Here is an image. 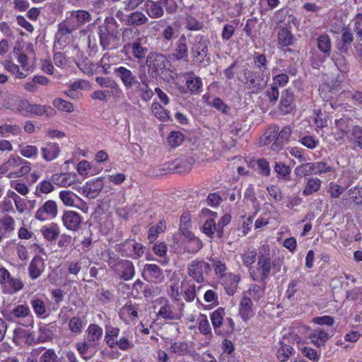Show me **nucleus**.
<instances>
[{"label": "nucleus", "mask_w": 362, "mask_h": 362, "mask_svg": "<svg viewBox=\"0 0 362 362\" xmlns=\"http://www.w3.org/2000/svg\"><path fill=\"white\" fill-rule=\"evenodd\" d=\"M294 107V94L292 90H284L281 96L280 109L284 113H289Z\"/></svg>", "instance_id": "20"}, {"label": "nucleus", "mask_w": 362, "mask_h": 362, "mask_svg": "<svg viewBox=\"0 0 362 362\" xmlns=\"http://www.w3.org/2000/svg\"><path fill=\"white\" fill-rule=\"evenodd\" d=\"M154 115L161 121H168L170 119L169 112L165 110L158 103H153L151 106Z\"/></svg>", "instance_id": "44"}, {"label": "nucleus", "mask_w": 362, "mask_h": 362, "mask_svg": "<svg viewBox=\"0 0 362 362\" xmlns=\"http://www.w3.org/2000/svg\"><path fill=\"white\" fill-rule=\"evenodd\" d=\"M141 275L145 280L156 284L161 283L165 278L163 271L155 264H146L144 267Z\"/></svg>", "instance_id": "10"}, {"label": "nucleus", "mask_w": 362, "mask_h": 362, "mask_svg": "<svg viewBox=\"0 0 362 362\" xmlns=\"http://www.w3.org/2000/svg\"><path fill=\"white\" fill-rule=\"evenodd\" d=\"M349 194L353 199L354 203L357 205L362 204V188L361 187H354L349 190Z\"/></svg>", "instance_id": "64"}, {"label": "nucleus", "mask_w": 362, "mask_h": 362, "mask_svg": "<svg viewBox=\"0 0 362 362\" xmlns=\"http://www.w3.org/2000/svg\"><path fill=\"white\" fill-rule=\"evenodd\" d=\"M194 163V160L192 157H186L177 160L176 169L177 173H187L192 169V165Z\"/></svg>", "instance_id": "40"}, {"label": "nucleus", "mask_w": 362, "mask_h": 362, "mask_svg": "<svg viewBox=\"0 0 362 362\" xmlns=\"http://www.w3.org/2000/svg\"><path fill=\"white\" fill-rule=\"evenodd\" d=\"M170 351L175 354L183 356L188 353L189 346L185 341H175L172 344Z\"/></svg>", "instance_id": "48"}, {"label": "nucleus", "mask_w": 362, "mask_h": 362, "mask_svg": "<svg viewBox=\"0 0 362 362\" xmlns=\"http://www.w3.org/2000/svg\"><path fill=\"white\" fill-rule=\"evenodd\" d=\"M84 325V320L78 316L71 317L69 322L70 330L75 334L81 333Z\"/></svg>", "instance_id": "47"}, {"label": "nucleus", "mask_w": 362, "mask_h": 362, "mask_svg": "<svg viewBox=\"0 0 362 362\" xmlns=\"http://www.w3.org/2000/svg\"><path fill=\"white\" fill-rule=\"evenodd\" d=\"M240 279V276L237 274L228 273L225 275L224 286L228 295L233 296L236 292Z\"/></svg>", "instance_id": "29"}, {"label": "nucleus", "mask_w": 362, "mask_h": 362, "mask_svg": "<svg viewBox=\"0 0 362 362\" xmlns=\"http://www.w3.org/2000/svg\"><path fill=\"white\" fill-rule=\"evenodd\" d=\"M211 269L210 264L203 259L192 260L187 266V273L197 283L205 281L204 275L207 274Z\"/></svg>", "instance_id": "7"}, {"label": "nucleus", "mask_w": 362, "mask_h": 362, "mask_svg": "<svg viewBox=\"0 0 362 362\" xmlns=\"http://www.w3.org/2000/svg\"><path fill=\"white\" fill-rule=\"evenodd\" d=\"M56 110L49 105H42L33 104L31 115L35 116L45 115L47 117H52L56 115Z\"/></svg>", "instance_id": "33"}, {"label": "nucleus", "mask_w": 362, "mask_h": 362, "mask_svg": "<svg viewBox=\"0 0 362 362\" xmlns=\"http://www.w3.org/2000/svg\"><path fill=\"white\" fill-rule=\"evenodd\" d=\"M265 96L267 98L269 103L275 104L279 97V92L278 87L276 85H272L271 87L268 88L264 92Z\"/></svg>", "instance_id": "58"}, {"label": "nucleus", "mask_w": 362, "mask_h": 362, "mask_svg": "<svg viewBox=\"0 0 362 362\" xmlns=\"http://www.w3.org/2000/svg\"><path fill=\"white\" fill-rule=\"evenodd\" d=\"M76 195L71 191H61L59 192V198L62 201V202L66 205L72 206L74 205V197Z\"/></svg>", "instance_id": "60"}, {"label": "nucleus", "mask_w": 362, "mask_h": 362, "mask_svg": "<svg viewBox=\"0 0 362 362\" xmlns=\"http://www.w3.org/2000/svg\"><path fill=\"white\" fill-rule=\"evenodd\" d=\"M331 47V40L328 35H322L317 38V47L325 54V57H329Z\"/></svg>", "instance_id": "37"}, {"label": "nucleus", "mask_w": 362, "mask_h": 362, "mask_svg": "<svg viewBox=\"0 0 362 362\" xmlns=\"http://www.w3.org/2000/svg\"><path fill=\"white\" fill-rule=\"evenodd\" d=\"M13 341L16 345L22 343L32 346L35 344L34 332L23 328H16L13 331Z\"/></svg>", "instance_id": "11"}, {"label": "nucleus", "mask_w": 362, "mask_h": 362, "mask_svg": "<svg viewBox=\"0 0 362 362\" xmlns=\"http://www.w3.org/2000/svg\"><path fill=\"white\" fill-rule=\"evenodd\" d=\"M225 314V309L220 307L217 310H214L210 315L214 332L217 335L223 334L221 331L219 330V328L223 325Z\"/></svg>", "instance_id": "28"}, {"label": "nucleus", "mask_w": 362, "mask_h": 362, "mask_svg": "<svg viewBox=\"0 0 362 362\" xmlns=\"http://www.w3.org/2000/svg\"><path fill=\"white\" fill-rule=\"evenodd\" d=\"M144 9L151 18H159L164 15L163 5L160 3V0L157 1L152 0L146 1Z\"/></svg>", "instance_id": "16"}, {"label": "nucleus", "mask_w": 362, "mask_h": 362, "mask_svg": "<svg viewBox=\"0 0 362 362\" xmlns=\"http://www.w3.org/2000/svg\"><path fill=\"white\" fill-rule=\"evenodd\" d=\"M305 188L303 190V195L305 197L310 196L320 190L322 181L317 177H308Z\"/></svg>", "instance_id": "32"}, {"label": "nucleus", "mask_w": 362, "mask_h": 362, "mask_svg": "<svg viewBox=\"0 0 362 362\" xmlns=\"http://www.w3.org/2000/svg\"><path fill=\"white\" fill-rule=\"evenodd\" d=\"M279 127L277 125H274L269 127L266 132V139L268 142L274 140L272 145V148L274 151H279L282 148L283 146L286 144L291 134V129L290 127L286 126L281 129L279 132Z\"/></svg>", "instance_id": "5"}, {"label": "nucleus", "mask_w": 362, "mask_h": 362, "mask_svg": "<svg viewBox=\"0 0 362 362\" xmlns=\"http://www.w3.org/2000/svg\"><path fill=\"white\" fill-rule=\"evenodd\" d=\"M295 173L296 176L300 177L313 173V168H312L311 163H307L298 165L295 169Z\"/></svg>", "instance_id": "61"}, {"label": "nucleus", "mask_w": 362, "mask_h": 362, "mask_svg": "<svg viewBox=\"0 0 362 362\" xmlns=\"http://www.w3.org/2000/svg\"><path fill=\"white\" fill-rule=\"evenodd\" d=\"M103 329L95 324H91L88 328V341L93 344L97 345V341L101 338Z\"/></svg>", "instance_id": "34"}, {"label": "nucleus", "mask_w": 362, "mask_h": 362, "mask_svg": "<svg viewBox=\"0 0 362 362\" xmlns=\"http://www.w3.org/2000/svg\"><path fill=\"white\" fill-rule=\"evenodd\" d=\"M173 55L177 60L183 59L185 61H188L187 58L189 55V50L187 44V37L185 35H182L180 37L176 44L175 52Z\"/></svg>", "instance_id": "22"}, {"label": "nucleus", "mask_w": 362, "mask_h": 362, "mask_svg": "<svg viewBox=\"0 0 362 362\" xmlns=\"http://www.w3.org/2000/svg\"><path fill=\"white\" fill-rule=\"evenodd\" d=\"M114 73L117 77L121 79L127 89L132 88L135 82H136V76L132 72V71L124 66H119L115 69Z\"/></svg>", "instance_id": "13"}, {"label": "nucleus", "mask_w": 362, "mask_h": 362, "mask_svg": "<svg viewBox=\"0 0 362 362\" xmlns=\"http://www.w3.org/2000/svg\"><path fill=\"white\" fill-rule=\"evenodd\" d=\"M59 358L54 349H49L42 354L40 362H57Z\"/></svg>", "instance_id": "63"}, {"label": "nucleus", "mask_w": 362, "mask_h": 362, "mask_svg": "<svg viewBox=\"0 0 362 362\" xmlns=\"http://www.w3.org/2000/svg\"><path fill=\"white\" fill-rule=\"evenodd\" d=\"M64 226L69 230L76 231L81 224V216L74 211H66L62 216Z\"/></svg>", "instance_id": "12"}, {"label": "nucleus", "mask_w": 362, "mask_h": 362, "mask_svg": "<svg viewBox=\"0 0 362 362\" xmlns=\"http://www.w3.org/2000/svg\"><path fill=\"white\" fill-rule=\"evenodd\" d=\"M57 205L53 200L46 201L37 209L35 218L39 221H45L55 218L57 216Z\"/></svg>", "instance_id": "9"}, {"label": "nucleus", "mask_w": 362, "mask_h": 362, "mask_svg": "<svg viewBox=\"0 0 362 362\" xmlns=\"http://www.w3.org/2000/svg\"><path fill=\"white\" fill-rule=\"evenodd\" d=\"M52 105L60 111L66 112H72L74 111L72 103L62 98H55L52 102Z\"/></svg>", "instance_id": "50"}, {"label": "nucleus", "mask_w": 362, "mask_h": 362, "mask_svg": "<svg viewBox=\"0 0 362 362\" xmlns=\"http://www.w3.org/2000/svg\"><path fill=\"white\" fill-rule=\"evenodd\" d=\"M293 37L287 28H281L278 34L279 43L282 46H288L293 44Z\"/></svg>", "instance_id": "39"}, {"label": "nucleus", "mask_w": 362, "mask_h": 362, "mask_svg": "<svg viewBox=\"0 0 362 362\" xmlns=\"http://www.w3.org/2000/svg\"><path fill=\"white\" fill-rule=\"evenodd\" d=\"M60 151L59 145L53 142H48L41 148L42 158L47 161H52L57 158Z\"/></svg>", "instance_id": "23"}, {"label": "nucleus", "mask_w": 362, "mask_h": 362, "mask_svg": "<svg viewBox=\"0 0 362 362\" xmlns=\"http://www.w3.org/2000/svg\"><path fill=\"white\" fill-rule=\"evenodd\" d=\"M43 236L48 240L52 241L57 238L59 231L56 223H52L50 226H44L40 230Z\"/></svg>", "instance_id": "41"}, {"label": "nucleus", "mask_w": 362, "mask_h": 362, "mask_svg": "<svg viewBox=\"0 0 362 362\" xmlns=\"http://www.w3.org/2000/svg\"><path fill=\"white\" fill-rule=\"evenodd\" d=\"M76 65L85 74L93 75L94 73V64L88 58L81 62H76Z\"/></svg>", "instance_id": "59"}, {"label": "nucleus", "mask_w": 362, "mask_h": 362, "mask_svg": "<svg viewBox=\"0 0 362 362\" xmlns=\"http://www.w3.org/2000/svg\"><path fill=\"white\" fill-rule=\"evenodd\" d=\"M141 40L138 39L135 40L132 44H124V49H131L132 56L139 62L144 60L148 53V49L146 47H144L141 44Z\"/></svg>", "instance_id": "14"}, {"label": "nucleus", "mask_w": 362, "mask_h": 362, "mask_svg": "<svg viewBox=\"0 0 362 362\" xmlns=\"http://www.w3.org/2000/svg\"><path fill=\"white\" fill-rule=\"evenodd\" d=\"M329 338V337L327 332L320 328L314 329L310 334V339L311 342L314 344L317 347L324 346Z\"/></svg>", "instance_id": "30"}, {"label": "nucleus", "mask_w": 362, "mask_h": 362, "mask_svg": "<svg viewBox=\"0 0 362 362\" xmlns=\"http://www.w3.org/2000/svg\"><path fill=\"white\" fill-rule=\"evenodd\" d=\"M10 315L11 317L16 318H25L28 317L30 320H28V324L25 325L28 327L33 324V317L30 313V308L27 304H21L15 306L10 311Z\"/></svg>", "instance_id": "19"}, {"label": "nucleus", "mask_w": 362, "mask_h": 362, "mask_svg": "<svg viewBox=\"0 0 362 362\" xmlns=\"http://www.w3.org/2000/svg\"><path fill=\"white\" fill-rule=\"evenodd\" d=\"M198 320V329L199 332L204 335L211 334V328L210 327L209 322L206 315L204 314H200Z\"/></svg>", "instance_id": "55"}, {"label": "nucleus", "mask_w": 362, "mask_h": 362, "mask_svg": "<svg viewBox=\"0 0 362 362\" xmlns=\"http://www.w3.org/2000/svg\"><path fill=\"white\" fill-rule=\"evenodd\" d=\"M104 187L103 180L100 177L97 178L92 182H86L83 187V191L86 197L90 199L95 198Z\"/></svg>", "instance_id": "17"}, {"label": "nucleus", "mask_w": 362, "mask_h": 362, "mask_svg": "<svg viewBox=\"0 0 362 362\" xmlns=\"http://www.w3.org/2000/svg\"><path fill=\"white\" fill-rule=\"evenodd\" d=\"M243 74L244 77L243 82L247 85V88L251 93H259L264 90L267 84L268 77H266L262 72L244 69Z\"/></svg>", "instance_id": "3"}, {"label": "nucleus", "mask_w": 362, "mask_h": 362, "mask_svg": "<svg viewBox=\"0 0 362 362\" xmlns=\"http://www.w3.org/2000/svg\"><path fill=\"white\" fill-rule=\"evenodd\" d=\"M68 177L67 173H55L51 176V181L58 186L66 187L71 185V182H68Z\"/></svg>", "instance_id": "57"}, {"label": "nucleus", "mask_w": 362, "mask_h": 362, "mask_svg": "<svg viewBox=\"0 0 362 362\" xmlns=\"http://www.w3.org/2000/svg\"><path fill=\"white\" fill-rule=\"evenodd\" d=\"M95 80L100 86L111 88L110 92L112 95L121 93L119 85L110 78L97 77Z\"/></svg>", "instance_id": "36"}, {"label": "nucleus", "mask_w": 362, "mask_h": 362, "mask_svg": "<svg viewBox=\"0 0 362 362\" xmlns=\"http://www.w3.org/2000/svg\"><path fill=\"white\" fill-rule=\"evenodd\" d=\"M119 23L113 17H107L98 27L100 45L103 50L115 49L119 47Z\"/></svg>", "instance_id": "1"}, {"label": "nucleus", "mask_w": 362, "mask_h": 362, "mask_svg": "<svg viewBox=\"0 0 362 362\" xmlns=\"http://www.w3.org/2000/svg\"><path fill=\"white\" fill-rule=\"evenodd\" d=\"M352 119L349 117H343L335 120V125L339 131L348 134L352 125Z\"/></svg>", "instance_id": "51"}, {"label": "nucleus", "mask_w": 362, "mask_h": 362, "mask_svg": "<svg viewBox=\"0 0 362 362\" xmlns=\"http://www.w3.org/2000/svg\"><path fill=\"white\" fill-rule=\"evenodd\" d=\"M140 78H141V83L142 85H144V89H141V98L144 101H148L153 97V92L149 88L147 76L144 75L143 76H140Z\"/></svg>", "instance_id": "49"}, {"label": "nucleus", "mask_w": 362, "mask_h": 362, "mask_svg": "<svg viewBox=\"0 0 362 362\" xmlns=\"http://www.w3.org/2000/svg\"><path fill=\"white\" fill-rule=\"evenodd\" d=\"M257 265L259 269L262 270L260 280L265 284L272 268L269 254L259 255Z\"/></svg>", "instance_id": "21"}, {"label": "nucleus", "mask_w": 362, "mask_h": 362, "mask_svg": "<svg viewBox=\"0 0 362 362\" xmlns=\"http://www.w3.org/2000/svg\"><path fill=\"white\" fill-rule=\"evenodd\" d=\"M185 20L186 28L189 30H200L203 28L202 23L190 14H186Z\"/></svg>", "instance_id": "52"}, {"label": "nucleus", "mask_w": 362, "mask_h": 362, "mask_svg": "<svg viewBox=\"0 0 362 362\" xmlns=\"http://www.w3.org/2000/svg\"><path fill=\"white\" fill-rule=\"evenodd\" d=\"M185 139V136L182 133L178 131L171 132L167 138L168 145L171 148H176L182 144Z\"/></svg>", "instance_id": "42"}, {"label": "nucleus", "mask_w": 362, "mask_h": 362, "mask_svg": "<svg viewBox=\"0 0 362 362\" xmlns=\"http://www.w3.org/2000/svg\"><path fill=\"white\" fill-rule=\"evenodd\" d=\"M146 64L148 68L149 74L152 78H156L167 69L169 61L164 54L151 52L146 57Z\"/></svg>", "instance_id": "4"}, {"label": "nucleus", "mask_w": 362, "mask_h": 362, "mask_svg": "<svg viewBox=\"0 0 362 362\" xmlns=\"http://www.w3.org/2000/svg\"><path fill=\"white\" fill-rule=\"evenodd\" d=\"M126 25L135 27L146 24L148 19L142 12L134 11L126 16Z\"/></svg>", "instance_id": "26"}, {"label": "nucleus", "mask_w": 362, "mask_h": 362, "mask_svg": "<svg viewBox=\"0 0 362 362\" xmlns=\"http://www.w3.org/2000/svg\"><path fill=\"white\" fill-rule=\"evenodd\" d=\"M158 316L165 320H173L176 319L175 315L172 310V307L169 303H165L160 307L158 313Z\"/></svg>", "instance_id": "56"}, {"label": "nucleus", "mask_w": 362, "mask_h": 362, "mask_svg": "<svg viewBox=\"0 0 362 362\" xmlns=\"http://www.w3.org/2000/svg\"><path fill=\"white\" fill-rule=\"evenodd\" d=\"M186 86L191 93H198L202 88V81L199 77L189 78L186 81Z\"/></svg>", "instance_id": "54"}, {"label": "nucleus", "mask_w": 362, "mask_h": 362, "mask_svg": "<svg viewBox=\"0 0 362 362\" xmlns=\"http://www.w3.org/2000/svg\"><path fill=\"white\" fill-rule=\"evenodd\" d=\"M252 305V301L248 297H243L240 300L239 315L244 321H247L253 316Z\"/></svg>", "instance_id": "25"}, {"label": "nucleus", "mask_w": 362, "mask_h": 362, "mask_svg": "<svg viewBox=\"0 0 362 362\" xmlns=\"http://www.w3.org/2000/svg\"><path fill=\"white\" fill-rule=\"evenodd\" d=\"M332 59L336 66L341 73H347L349 71V62L341 53H337L333 56Z\"/></svg>", "instance_id": "43"}, {"label": "nucleus", "mask_w": 362, "mask_h": 362, "mask_svg": "<svg viewBox=\"0 0 362 362\" xmlns=\"http://www.w3.org/2000/svg\"><path fill=\"white\" fill-rule=\"evenodd\" d=\"M107 256V264L117 276L126 281L133 279L135 275V269L132 262L120 259L114 252H108Z\"/></svg>", "instance_id": "2"}, {"label": "nucleus", "mask_w": 362, "mask_h": 362, "mask_svg": "<svg viewBox=\"0 0 362 362\" xmlns=\"http://www.w3.org/2000/svg\"><path fill=\"white\" fill-rule=\"evenodd\" d=\"M14 230V219L10 216L0 218V243Z\"/></svg>", "instance_id": "24"}, {"label": "nucleus", "mask_w": 362, "mask_h": 362, "mask_svg": "<svg viewBox=\"0 0 362 362\" xmlns=\"http://www.w3.org/2000/svg\"><path fill=\"white\" fill-rule=\"evenodd\" d=\"M286 340H288V339L283 338L279 341L280 347L277 351V358L281 362L286 361L294 351L293 347L286 342Z\"/></svg>", "instance_id": "31"}, {"label": "nucleus", "mask_w": 362, "mask_h": 362, "mask_svg": "<svg viewBox=\"0 0 362 362\" xmlns=\"http://www.w3.org/2000/svg\"><path fill=\"white\" fill-rule=\"evenodd\" d=\"M45 268V262L42 257L40 255H35L31 260L28 267L29 276L32 279L38 278Z\"/></svg>", "instance_id": "18"}, {"label": "nucleus", "mask_w": 362, "mask_h": 362, "mask_svg": "<svg viewBox=\"0 0 362 362\" xmlns=\"http://www.w3.org/2000/svg\"><path fill=\"white\" fill-rule=\"evenodd\" d=\"M191 52L194 63L202 64L208 54L207 42L204 36H197L192 45Z\"/></svg>", "instance_id": "8"}, {"label": "nucleus", "mask_w": 362, "mask_h": 362, "mask_svg": "<svg viewBox=\"0 0 362 362\" xmlns=\"http://www.w3.org/2000/svg\"><path fill=\"white\" fill-rule=\"evenodd\" d=\"M274 170L277 174L279 178L286 181L291 180V168L285 163L281 162L276 163Z\"/></svg>", "instance_id": "35"}, {"label": "nucleus", "mask_w": 362, "mask_h": 362, "mask_svg": "<svg viewBox=\"0 0 362 362\" xmlns=\"http://www.w3.org/2000/svg\"><path fill=\"white\" fill-rule=\"evenodd\" d=\"M165 228L164 221H159L156 226H151L148 232V240L149 243H153L156 240L158 235L165 231Z\"/></svg>", "instance_id": "38"}, {"label": "nucleus", "mask_w": 362, "mask_h": 362, "mask_svg": "<svg viewBox=\"0 0 362 362\" xmlns=\"http://www.w3.org/2000/svg\"><path fill=\"white\" fill-rule=\"evenodd\" d=\"M35 313L37 317H46V306L44 301L40 298L33 299L30 302Z\"/></svg>", "instance_id": "45"}, {"label": "nucleus", "mask_w": 362, "mask_h": 362, "mask_svg": "<svg viewBox=\"0 0 362 362\" xmlns=\"http://www.w3.org/2000/svg\"><path fill=\"white\" fill-rule=\"evenodd\" d=\"M258 18L257 17H254L250 19H247L246 21V24L243 28L244 32L246 35L250 38L255 37L256 35V27L258 23Z\"/></svg>", "instance_id": "46"}, {"label": "nucleus", "mask_w": 362, "mask_h": 362, "mask_svg": "<svg viewBox=\"0 0 362 362\" xmlns=\"http://www.w3.org/2000/svg\"><path fill=\"white\" fill-rule=\"evenodd\" d=\"M354 41V36L351 32L346 28H342V34L340 39L336 41V47L341 54H346Z\"/></svg>", "instance_id": "15"}, {"label": "nucleus", "mask_w": 362, "mask_h": 362, "mask_svg": "<svg viewBox=\"0 0 362 362\" xmlns=\"http://www.w3.org/2000/svg\"><path fill=\"white\" fill-rule=\"evenodd\" d=\"M311 165L312 168H313V173L315 174H320L334 171L333 168L328 165L326 163H311Z\"/></svg>", "instance_id": "62"}, {"label": "nucleus", "mask_w": 362, "mask_h": 362, "mask_svg": "<svg viewBox=\"0 0 362 362\" xmlns=\"http://www.w3.org/2000/svg\"><path fill=\"white\" fill-rule=\"evenodd\" d=\"M0 284L4 287V293L13 294L22 290L24 284L20 277L12 276L4 267L0 268Z\"/></svg>", "instance_id": "6"}, {"label": "nucleus", "mask_w": 362, "mask_h": 362, "mask_svg": "<svg viewBox=\"0 0 362 362\" xmlns=\"http://www.w3.org/2000/svg\"><path fill=\"white\" fill-rule=\"evenodd\" d=\"M120 30L122 42L125 44H132L135 40L141 38L139 37L141 33L137 28L127 26Z\"/></svg>", "instance_id": "27"}, {"label": "nucleus", "mask_w": 362, "mask_h": 362, "mask_svg": "<svg viewBox=\"0 0 362 362\" xmlns=\"http://www.w3.org/2000/svg\"><path fill=\"white\" fill-rule=\"evenodd\" d=\"M350 141L362 149V127L358 125L352 127Z\"/></svg>", "instance_id": "53"}]
</instances>
